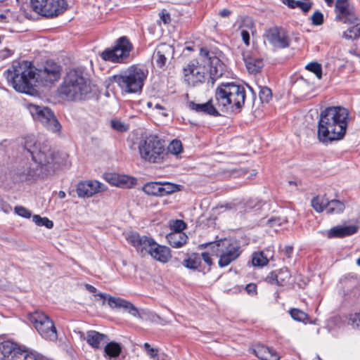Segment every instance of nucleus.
Wrapping results in <instances>:
<instances>
[{"label":"nucleus","instance_id":"obj_1","mask_svg":"<svg viewBox=\"0 0 360 360\" xmlns=\"http://www.w3.org/2000/svg\"><path fill=\"white\" fill-rule=\"evenodd\" d=\"M61 68L54 62H46L43 68H36L31 62L15 61L5 72L8 83L20 93L32 95L38 84L48 86L60 77Z\"/></svg>","mask_w":360,"mask_h":360},{"label":"nucleus","instance_id":"obj_2","mask_svg":"<svg viewBox=\"0 0 360 360\" xmlns=\"http://www.w3.org/2000/svg\"><path fill=\"white\" fill-rule=\"evenodd\" d=\"M350 112L342 106H330L322 110L317 126V139L328 145L342 140L347 132L350 120Z\"/></svg>","mask_w":360,"mask_h":360},{"label":"nucleus","instance_id":"obj_3","mask_svg":"<svg viewBox=\"0 0 360 360\" xmlns=\"http://www.w3.org/2000/svg\"><path fill=\"white\" fill-rule=\"evenodd\" d=\"M91 91L89 79L79 69L70 70L63 79L58 92L68 101H80Z\"/></svg>","mask_w":360,"mask_h":360},{"label":"nucleus","instance_id":"obj_4","mask_svg":"<svg viewBox=\"0 0 360 360\" xmlns=\"http://www.w3.org/2000/svg\"><path fill=\"white\" fill-rule=\"evenodd\" d=\"M246 97L245 88L234 82L221 83L217 86L214 94L216 105L221 111L231 109L240 110Z\"/></svg>","mask_w":360,"mask_h":360},{"label":"nucleus","instance_id":"obj_5","mask_svg":"<svg viewBox=\"0 0 360 360\" xmlns=\"http://www.w3.org/2000/svg\"><path fill=\"white\" fill-rule=\"evenodd\" d=\"M148 75V70L146 67L132 65L114 75L113 79L122 94H139L142 91Z\"/></svg>","mask_w":360,"mask_h":360},{"label":"nucleus","instance_id":"obj_6","mask_svg":"<svg viewBox=\"0 0 360 360\" xmlns=\"http://www.w3.org/2000/svg\"><path fill=\"white\" fill-rule=\"evenodd\" d=\"M138 149L141 158L150 163H160L167 155L164 142L153 135L141 140Z\"/></svg>","mask_w":360,"mask_h":360},{"label":"nucleus","instance_id":"obj_7","mask_svg":"<svg viewBox=\"0 0 360 360\" xmlns=\"http://www.w3.org/2000/svg\"><path fill=\"white\" fill-rule=\"evenodd\" d=\"M209 245L212 253L219 257L218 264L221 268L229 265L240 255L239 245L233 240L224 239Z\"/></svg>","mask_w":360,"mask_h":360},{"label":"nucleus","instance_id":"obj_8","mask_svg":"<svg viewBox=\"0 0 360 360\" xmlns=\"http://www.w3.org/2000/svg\"><path fill=\"white\" fill-rule=\"evenodd\" d=\"M27 319L42 338L52 342L57 340L56 328L48 315L40 311H34L27 314Z\"/></svg>","mask_w":360,"mask_h":360},{"label":"nucleus","instance_id":"obj_9","mask_svg":"<svg viewBox=\"0 0 360 360\" xmlns=\"http://www.w3.org/2000/svg\"><path fill=\"white\" fill-rule=\"evenodd\" d=\"M132 44L127 37H121L116 40L114 46L110 49H105L101 53L104 60L112 63L127 62L132 50Z\"/></svg>","mask_w":360,"mask_h":360},{"label":"nucleus","instance_id":"obj_10","mask_svg":"<svg viewBox=\"0 0 360 360\" xmlns=\"http://www.w3.org/2000/svg\"><path fill=\"white\" fill-rule=\"evenodd\" d=\"M200 56L205 66L207 65L209 67L210 77L207 82L212 86L215 81L223 75L226 66L219 56L205 48L200 49Z\"/></svg>","mask_w":360,"mask_h":360},{"label":"nucleus","instance_id":"obj_11","mask_svg":"<svg viewBox=\"0 0 360 360\" xmlns=\"http://www.w3.org/2000/svg\"><path fill=\"white\" fill-rule=\"evenodd\" d=\"M28 109L33 119L41 122L47 129L53 132L60 131L61 124L49 108L30 104Z\"/></svg>","mask_w":360,"mask_h":360},{"label":"nucleus","instance_id":"obj_12","mask_svg":"<svg viewBox=\"0 0 360 360\" xmlns=\"http://www.w3.org/2000/svg\"><path fill=\"white\" fill-rule=\"evenodd\" d=\"M29 146L30 142L26 141L25 147L31 154L32 160L41 166L53 165V167H54L55 165L60 163L58 157L47 144H44L43 146L34 144L33 148H29ZM50 167L52 168V167Z\"/></svg>","mask_w":360,"mask_h":360},{"label":"nucleus","instance_id":"obj_13","mask_svg":"<svg viewBox=\"0 0 360 360\" xmlns=\"http://www.w3.org/2000/svg\"><path fill=\"white\" fill-rule=\"evenodd\" d=\"M33 11L46 17L56 16L67 8L65 0H30Z\"/></svg>","mask_w":360,"mask_h":360},{"label":"nucleus","instance_id":"obj_14","mask_svg":"<svg viewBox=\"0 0 360 360\" xmlns=\"http://www.w3.org/2000/svg\"><path fill=\"white\" fill-rule=\"evenodd\" d=\"M264 37L269 44L276 49H286L290 46L291 43L288 32L279 26L266 29Z\"/></svg>","mask_w":360,"mask_h":360},{"label":"nucleus","instance_id":"obj_15","mask_svg":"<svg viewBox=\"0 0 360 360\" xmlns=\"http://www.w3.org/2000/svg\"><path fill=\"white\" fill-rule=\"evenodd\" d=\"M183 72L184 81L192 86L204 82L207 75L205 65L195 60L189 62L184 68Z\"/></svg>","mask_w":360,"mask_h":360},{"label":"nucleus","instance_id":"obj_16","mask_svg":"<svg viewBox=\"0 0 360 360\" xmlns=\"http://www.w3.org/2000/svg\"><path fill=\"white\" fill-rule=\"evenodd\" d=\"M101 299L103 300V304H105L107 301L108 306L111 309L118 308L123 309L130 315L134 317L138 318L140 315V309L136 307L131 302L121 297L111 296L108 294L99 292L98 295Z\"/></svg>","mask_w":360,"mask_h":360},{"label":"nucleus","instance_id":"obj_17","mask_svg":"<svg viewBox=\"0 0 360 360\" xmlns=\"http://www.w3.org/2000/svg\"><path fill=\"white\" fill-rule=\"evenodd\" d=\"M335 19L345 24H352L355 22L356 17L354 14V7L350 0H336L335 3Z\"/></svg>","mask_w":360,"mask_h":360},{"label":"nucleus","instance_id":"obj_18","mask_svg":"<svg viewBox=\"0 0 360 360\" xmlns=\"http://www.w3.org/2000/svg\"><path fill=\"white\" fill-rule=\"evenodd\" d=\"M127 240L142 256L148 254L149 249L154 245V239L146 236H141L136 232L129 234Z\"/></svg>","mask_w":360,"mask_h":360},{"label":"nucleus","instance_id":"obj_19","mask_svg":"<svg viewBox=\"0 0 360 360\" xmlns=\"http://www.w3.org/2000/svg\"><path fill=\"white\" fill-rule=\"evenodd\" d=\"M104 190V185L98 181H82L77 186V193L79 198H89Z\"/></svg>","mask_w":360,"mask_h":360},{"label":"nucleus","instance_id":"obj_20","mask_svg":"<svg viewBox=\"0 0 360 360\" xmlns=\"http://www.w3.org/2000/svg\"><path fill=\"white\" fill-rule=\"evenodd\" d=\"M174 53V49L172 46L162 43L157 46L153 53V59L156 65L162 68L165 65L167 59L173 58Z\"/></svg>","mask_w":360,"mask_h":360},{"label":"nucleus","instance_id":"obj_21","mask_svg":"<svg viewBox=\"0 0 360 360\" xmlns=\"http://www.w3.org/2000/svg\"><path fill=\"white\" fill-rule=\"evenodd\" d=\"M105 180L111 185L129 188L136 184V179L132 176L116 173L106 174Z\"/></svg>","mask_w":360,"mask_h":360},{"label":"nucleus","instance_id":"obj_22","mask_svg":"<svg viewBox=\"0 0 360 360\" xmlns=\"http://www.w3.org/2000/svg\"><path fill=\"white\" fill-rule=\"evenodd\" d=\"M266 281L272 284L285 286L292 283V277L289 270L284 267L271 272L267 276Z\"/></svg>","mask_w":360,"mask_h":360},{"label":"nucleus","instance_id":"obj_23","mask_svg":"<svg viewBox=\"0 0 360 360\" xmlns=\"http://www.w3.org/2000/svg\"><path fill=\"white\" fill-rule=\"evenodd\" d=\"M152 258L161 263H167L172 258L171 250L165 245H161L154 240V245L151 246L148 252Z\"/></svg>","mask_w":360,"mask_h":360},{"label":"nucleus","instance_id":"obj_24","mask_svg":"<svg viewBox=\"0 0 360 360\" xmlns=\"http://www.w3.org/2000/svg\"><path fill=\"white\" fill-rule=\"evenodd\" d=\"M188 106L189 109L198 113L209 115L212 116H219L220 114L218 110V107L213 104V100L210 99L205 103H196L193 101L188 102Z\"/></svg>","mask_w":360,"mask_h":360},{"label":"nucleus","instance_id":"obj_25","mask_svg":"<svg viewBox=\"0 0 360 360\" xmlns=\"http://www.w3.org/2000/svg\"><path fill=\"white\" fill-rule=\"evenodd\" d=\"M79 336L82 339H85L86 342L95 349H99L102 345L108 340V336L105 334L100 333L96 330H89L85 336L84 333L79 331Z\"/></svg>","mask_w":360,"mask_h":360},{"label":"nucleus","instance_id":"obj_26","mask_svg":"<svg viewBox=\"0 0 360 360\" xmlns=\"http://www.w3.org/2000/svg\"><path fill=\"white\" fill-rule=\"evenodd\" d=\"M243 60L248 71L251 74L259 72L264 66L262 58L248 54H243Z\"/></svg>","mask_w":360,"mask_h":360},{"label":"nucleus","instance_id":"obj_27","mask_svg":"<svg viewBox=\"0 0 360 360\" xmlns=\"http://www.w3.org/2000/svg\"><path fill=\"white\" fill-rule=\"evenodd\" d=\"M358 231V226L349 225L345 226H335L328 231L329 238H343L351 236Z\"/></svg>","mask_w":360,"mask_h":360},{"label":"nucleus","instance_id":"obj_28","mask_svg":"<svg viewBox=\"0 0 360 360\" xmlns=\"http://www.w3.org/2000/svg\"><path fill=\"white\" fill-rule=\"evenodd\" d=\"M255 355L262 360H279L280 356L273 349L259 345L254 349Z\"/></svg>","mask_w":360,"mask_h":360},{"label":"nucleus","instance_id":"obj_29","mask_svg":"<svg viewBox=\"0 0 360 360\" xmlns=\"http://www.w3.org/2000/svg\"><path fill=\"white\" fill-rule=\"evenodd\" d=\"M166 238L172 247L179 248L186 243L188 236L183 231H173L167 234Z\"/></svg>","mask_w":360,"mask_h":360},{"label":"nucleus","instance_id":"obj_30","mask_svg":"<svg viewBox=\"0 0 360 360\" xmlns=\"http://www.w3.org/2000/svg\"><path fill=\"white\" fill-rule=\"evenodd\" d=\"M122 352V346L116 342L107 343L104 348L105 356L108 360H115Z\"/></svg>","mask_w":360,"mask_h":360},{"label":"nucleus","instance_id":"obj_31","mask_svg":"<svg viewBox=\"0 0 360 360\" xmlns=\"http://www.w3.org/2000/svg\"><path fill=\"white\" fill-rule=\"evenodd\" d=\"M328 204V199L326 195H317L311 200V205L316 212L321 213L324 210H326Z\"/></svg>","mask_w":360,"mask_h":360},{"label":"nucleus","instance_id":"obj_32","mask_svg":"<svg viewBox=\"0 0 360 360\" xmlns=\"http://www.w3.org/2000/svg\"><path fill=\"white\" fill-rule=\"evenodd\" d=\"M282 2L291 8H299L303 12H308L311 8L312 3L310 1H301L295 0H282Z\"/></svg>","mask_w":360,"mask_h":360},{"label":"nucleus","instance_id":"obj_33","mask_svg":"<svg viewBox=\"0 0 360 360\" xmlns=\"http://www.w3.org/2000/svg\"><path fill=\"white\" fill-rule=\"evenodd\" d=\"M14 342L4 341L0 342V360H8V357L14 350Z\"/></svg>","mask_w":360,"mask_h":360},{"label":"nucleus","instance_id":"obj_34","mask_svg":"<svg viewBox=\"0 0 360 360\" xmlns=\"http://www.w3.org/2000/svg\"><path fill=\"white\" fill-rule=\"evenodd\" d=\"M354 25L343 32L342 37L346 39H355L360 37V20L356 18Z\"/></svg>","mask_w":360,"mask_h":360},{"label":"nucleus","instance_id":"obj_35","mask_svg":"<svg viewBox=\"0 0 360 360\" xmlns=\"http://www.w3.org/2000/svg\"><path fill=\"white\" fill-rule=\"evenodd\" d=\"M345 204L338 200H328L326 212L328 214H340L344 211Z\"/></svg>","mask_w":360,"mask_h":360},{"label":"nucleus","instance_id":"obj_36","mask_svg":"<svg viewBox=\"0 0 360 360\" xmlns=\"http://www.w3.org/2000/svg\"><path fill=\"white\" fill-rule=\"evenodd\" d=\"M143 191L150 195L161 196V182H149L144 185Z\"/></svg>","mask_w":360,"mask_h":360},{"label":"nucleus","instance_id":"obj_37","mask_svg":"<svg viewBox=\"0 0 360 360\" xmlns=\"http://www.w3.org/2000/svg\"><path fill=\"white\" fill-rule=\"evenodd\" d=\"M201 264V257L198 253L191 254L188 259L184 260V265L191 269H196Z\"/></svg>","mask_w":360,"mask_h":360},{"label":"nucleus","instance_id":"obj_38","mask_svg":"<svg viewBox=\"0 0 360 360\" xmlns=\"http://www.w3.org/2000/svg\"><path fill=\"white\" fill-rule=\"evenodd\" d=\"M269 262V259L263 252H255L252 255V263L255 266H264Z\"/></svg>","mask_w":360,"mask_h":360},{"label":"nucleus","instance_id":"obj_39","mask_svg":"<svg viewBox=\"0 0 360 360\" xmlns=\"http://www.w3.org/2000/svg\"><path fill=\"white\" fill-rule=\"evenodd\" d=\"M138 319L140 320L158 322L160 319V317L148 309H140V315L138 316Z\"/></svg>","mask_w":360,"mask_h":360},{"label":"nucleus","instance_id":"obj_40","mask_svg":"<svg viewBox=\"0 0 360 360\" xmlns=\"http://www.w3.org/2000/svg\"><path fill=\"white\" fill-rule=\"evenodd\" d=\"M143 348L146 354L153 360H164L163 354H160L155 347H152L149 343L143 344Z\"/></svg>","mask_w":360,"mask_h":360},{"label":"nucleus","instance_id":"obj_41","mask_svg":"<svg viewBox=\"0 0 360 360\" xmlns=\"http://www.w3.org/2000/svg\"><path fill=\"white\" fill-rule=\"evenodd\" d=\"M32 220L39 226H45L47 229H51L53 226V222L47 217H41L35 214L32 217Z\"/></svg>","mask_w":360,"mask_h":360},{"label":"nucleus","instance_id":"obj_42","mask_svg":"<svg viewBox=\"0 0 360 360\" xmlns=\"http://www.w3.org/2000/svg\"><path fill=\"white\" fill-rule=\"evenodd\" d=\"M179 186L177 184L169 182L161 183V196L167 195L179 190Z\"/></svg>","mask_w":360,"mask_h":360},{"label":"nucleus","instance_id":"obj_43","mask_svg":"<svg viewBox=\"0 0 360 360\" xmlns=\"http://www.w3.org/2000/svg\"><path fill=\"white\" fill-rule=\"evenodd\" d=\"M183 150L182 143L179 140H173L167 147V151L173 155H179Z\"/></svg>","mask_w":360,"mask_h":360},{"label":"nucleus","instance_id":"obj_44","mask_svg":"<svg viewBox=\"0 0 360 360\" xmlns=\"http://www.w3.org/2000/svg\"><path fill=\"white\" fill-rule=\"evenodd\" d=\"M291 317L297 321L305 322L308 319V315L303 311L298 309H292L290 311Z\"/></svg>","mask_w":360,"mask_h":360},{"label":"nucleus","instance_id":"obj_45","mask_svg":"<svg viewBox=\"0 0 360 360\" xmlns=\"http://www.w3.org/2000/svg\"><path fill=\"white\" fill-rule=\"evenodd\" d=\"M306 69L315 74L319 79L322 77V68L321 65L316 63H309L306 65Z\"/></svg>","mask_w":360,"mask_h":360},{"label":"nucleus","instance_id":"obj_46","mask_svg":"<svg viewBox=\"0 0 360 360\" xmlns=\"http://www.w3.org/2000/svg\"><path fill=\"white\" fill-rule=\"evenodd\" d=\"M259 96L262 102L268 103L272 97L271 90L269 87L263 86L260 89Z\"/></svg>","mask_w":360,"mask_h":360},{"label":"nucleus","instance_id":"obj_47","mask_svg":"<svg viewBox=\"0 0 360 360\" xmlns=\"http://www.w3.org/2000/svg\"><path fill=\"white\" fill-rule=\"evenodd\" d=\"M311 20L313 25H321L323 22V15L319 11H316L311 15Z\"/></svg>","mask_w":360,"mask_h":360},{"label":"nucleus","instance_id":"obj_48","mask_svg":"<svg viewBox=\"0 0 360 360\" xmlns=\"http://www.w3.org/2000/svg\"><path fill=\"white\" fill-rule=\"evenodd\" d=\"M15 213L26 219H28L32 216L31 212L22 206H16L15 207Z\"/></svg>","mask_w":360,"mask_h":360},{"label":"nucleus","instance_id":"obj_49","mask_svg":"<svg viewBox=\"0 0 360 360\" xmlns=\"http://www.w3.org/2000/svg\"><path fill=\"white\" fill-rule=\"evenodd\" d=\"M348 323L353 328H360V312L352 314Z\"/></svg>","mask_w":360,"mask_h":360},{"label":"nucleus","instance_id":"obj_50","mask_svg":"<svg viewBox=\"0 0 360 360\" xmlns=\"http://www.w3.org/2000/svg\"><path fill=\"white\" fill-rule=\"evenodd\" d=\"M111 126L113 129L119 131H125L127 130V127L123 122L118 120H112Z\"/></svg>","mask_w":360,"mask_h":360},{"label":"nucleus","instance_id":"obj_51","mask_svg":"<svg viewBox=\"0 0 360 360\" xmlns=\"http://www.w3.org/2000/svg\"><path fill=\"white\" fill-rule=\"evenodd\" d=\"M283 219L281 218H271L266 221V224L271 227L279 226L283 223Z\"/></svg>","mask_w":360,"mask_h":360},{"label":"nucleus","instance_id":"obj_52","mask_svg":"<svg viewBox=\"0 0 360 360\" xmlns=\"http://www.w3.org/2000/svg\"><path fill=\"white\" fill-rule=\"evenodd\" d=\"M160 18L165 24H168L171 21L170 15L166 10H162L160 13Z\"/></svg>","mask_w":360,"mask_h":360},{"label":"nucleus","instance_id":"obj_53","mask_svg":"<svg viewBox=\"0 0 360 360\" xmlns=\"http://www.w3.org/2000/svg\"><path fill=\"white\" fill-rule=\"evenodd\" d=\"M186 227V225L182 220H176L174 224V231H182Z\"/></svg>","mask_w":360,"mask_h":360},{"label":"nucleus","instance_id":"obj_54","mask_svg":"<svg viewBox=\"0 0 360 360\" xmlns=\"http://www.w3.org/2000/svg\"><path fill=\"white\" fill-rule=\"evenodd\" d=\"M245 290L248 295H255L257 294V286L254 283H249L246 285Z\"/></svg>","mask_w":360,"mask_h":360},{"label":"nucleus","instance_id":"obj_55","mask_svg":"<svg viewBox=\"0 0 360 360\" xmlns=\"http://www.w3.org/2000/svg\"><path fill=\"white\" fill-rule=\"evenodd\" d=\"M201 259H202L204 262L208 265L211 266L212 264V259L210 257V254L208 252H202L200 255Z\"/></svg>","mask_w":360,"mask_h":360},{"label":"nucleus","instance_id":"obj_56","mask_svg":"<svg viewBox=\"0 0 360 360\" xmlns=\"http://www.w3.org/2000/svg\"><path fill=\"white\" fill-rule=\"evenodd\" d=\"M240 34H241L243 41L247 46H248L250 44V34H249L248 31L242 30Z\"/></svg>","mask_w":360,"mask_h":360},{"label":"nucleus","instance_id":"obj_57","mask_svg":"<svg viewBox=\"0 0 360 360\" xmlns=\"http://www.w3.org/2000/svg\"><path fill=\"white\" fill-rule=\"evenodd\" d=\"M154 109L159 111L160 114L163 115L164 117L167 116V113L165 111V108L163 105H160V103H155L154 105Z\"/></svg>","mask_w":360,"mask_h":360},{"label":"nucleus","instance_id":"obj_58","mask_svg":"<svg viewBox=\"0 0 360 360\" xmlns=\"http://www.w3.org/2000/svg\"><path fill=\"white\" fill-rule=\"evenodd\" d=\"M283 252L284 253V255L287 258H290L292 255L293 249L292 246H285L284 249L283 250Z\"/></svg>","mask_w":360,"mask_h":360},{"label":"nucleus","instance_id":"obj_59","mask_svg":"<svg viewBox=\"0 0 360 360\" xmlns=\"http://www.w3.org/2000/svg\"><path fill=\"white\" fill-rule=\"evenodd\" d=\"M84 287H85V288H86L89 292H91V293H94V294H95L94 295H95L96 297H98V296L97 295L98 293L96 294V291H97V289H96L94 286H93V285H90V284H85Z\"/></svg>","mask_w":360,"mask_h":360},{"label":"nucleus","instance_id":"obj_60","mask_svg":"<svg viewBox=\"0 0 360 360\" xmlns=\"http://www.w3.org/2000/svg\"><path fill=\"white\" fill-rule=\"evenodd\" d=\"M231 11L229 9L224 8L219 12V15L222 18L228 17L231 15Z\"/></svg>","mask_w":360,"mask_h":360},{"label":"nucleus","instance_id":"obj_61","mask_svg":"<svg viewBox=\"0 0 360 360\" xmlns=\"http://www.w3.org/2000/svg\"><path fill=\"white\" fill-rule=\"evenodd\" d=\"M7 16L4 13H0V22H6Z\"/></svg>","mask_w":360,"mask_h":360},{"label":"nucleus","instance_id":"obj_62","mask_svg":"<svg viewBox=\"0 0 360 360\" xmlns=\"http://www.w3.org/2000/svg\"><path fill=\"white\" fill-rule=\"evenodd\" d=\"M58 198H60V199H63V198H65L66 194H65V193L64 191H60L58 192Z\"/></svg>","mask_w":360,"mask_h":360},{"label":"nucleus","instance_id":"obj_63","mask_svg":"<svg viewBox=\"0 0 360 360\" xmlns=\"http://www.w3.org/2000/svg\"><path fill=\"white\" fill-rule=\"evenodd\" d=\"M155 103H154L153 101H148L147 103V106L149 108H151V109H154V105Z\"/></svg>","mask_w":360,"mask_h":360},{"label":"nucleus","instance_id":"obj_64","mask_svg":"<svg viewBox=\"0 0 360 360\" xmlns=\"http://www.w3.org/2000/svg\"><path fill=\"white\" fill-rule=\"evenodd\" d=\"M324 1L326 2L327 5L329 6H330L333 2V0H324Z\"/></svg>","mask_w":360,"mask_h":360}]
</instances>
